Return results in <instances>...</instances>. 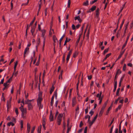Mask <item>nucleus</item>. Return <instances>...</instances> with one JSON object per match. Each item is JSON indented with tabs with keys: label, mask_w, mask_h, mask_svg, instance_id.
Returning a JSON list of instances; mask_svg holds the SVG:
<instances>
[{
	"label": "nucleus",
	"mask_w": 133,
	"mask_h": 133,
	"mask_svg": "<svg viewBox=\"0 0 133 133\" xmlns=\"http://www.w3.org/2000/svg\"><path fill=\"white\" fill-rule=\"evenodd\" d=\"M42 92H39L38 94V98L37 99V102L38 106L39 107V109H42L43 107V105L41 104L42 101L43 100L42 97Z\"/></svg>",
	"instance_id": "nucleus-1"
},
{
	"label": "nucleus",
	"mask_w": 133,
	"mask_h": 133,
	"mask_svg": "<svg viewBox=\"0 0 133 133\" xmlns=\"http://www.w3.org/2000/svg\"><path fill=\"white\" fill-rule=\"evenodd\" d=\"M107 103L108 101H107L104 103V104L103 105L99 114V116L101 117L102 115Z\"/></svg>",
	"instance_id": "nucleus-2"
},
{
	"label": "nucleus",
	"mask_w": 133,
	"mask_h": 133,
	"mask_svg": "<svg viewBox=\"0 0 133 133\" xmlns=\"http://www.w3.org/2000/svg\"><path fill=\"white\" fill-rule=\"evenodd\" d=\"M98 116V114H97L96 116L94 117V118L92 120V121L91 122H90V127H91V125H92L93 124L95 121L96 118H97Z\"/></svg>",
	"instance_id": "nucleus-3"
},
{
	"label": "nucleus",
	"mask_w": 133,
	"mask_h": 133,
	"mask_svg": "<svg viewBox=\"0 0 133 133\" xmlns=\"http://www.w3.org/2000/svg\"><path fill=\"white\" fill-rule=\"evenodd\" d=\"M25 104H27L28 105V110H29L32 109L33 107L31 103L25 102Z\"/></svg>",
	"instance_id": "nucleus-4"
},
{
	"label": "nucleus",
	"mask_w": 133,
	"mask_h": 133,
	"mask_svg": "<svg viewBox=\"0 0 133 133\" xmlns=\"http://www.w3.org/2000/svg\"><path fill=\"white\" fill-rule=\"evenodd\" d=\"M49 119L50 121H52L54 120L53 115L52 114V110L50 111V114L49 116Z\"/></svg>",
	"instance_id": "nucleus-5"
},
{
	"label": "nucleus",
	"mask_w": 133,
	"mask_h": 133,
	"mask_svg": "<svg viewBox=\"0 0 133 133\" xmlns=\"http://www.w3.org/2000/svg\"><path fill=\"white\" fill-rule=\"evenodd\" d=\"M12 98L11 97L9 101H8L7 103V106L8 109L10 108L11 107V101Z\"/></svg>",
	"instance_id": "nucleus-6"
},
{
	"label": "nucleus",
	"mask_w": 133,
	"mask_h": 133,
	"mask_svg": "<svg viewBox=\"0 0 133 133\" xmlns=\"http://www.w3.org/2000/svg\"><path fill=\"white\" fill-rule=\"evenodd\" d=\"M22 112V116L23 118H24L26 114V109H25L24 110L21 111Z\"/></svg>",
	"instance_id": "nucleus-7"
},
{
	"label": "nucleus",
	"mask_w": 133,
	"mask_h": 133,
	"mask_svg": "<svg viewBox=\"0 0 133 133\" xmlns=\"http://www.w3.org/2000/svg\"><path fill=\"white\" fill-rule=\"evenodd\" d=\"M76 98L75 97L73 98L72 100V106L73 107H74L75 105L76 104Z\"/></svg>",
	"instance_id": "nucleus-8"
},
{
	"label": "nucleus",
	"mask_w": 133,
	"mask_h": 133,
	"mask_svg": "<svg viewBox=\"0 0 133 133\" xmlns=\"http://www.w3.org/2000/svg\"><path fill=\"white\" fill-rule=\"evenodd\" d=\"M113 101L112 103L111 104L110 106V107H109L108 109V110H107V111L106 113V115H108V114L109 113V112L111 108H112V107L113 106Z\"/></svg>",
	"instance_id": "nucleus-9"
},
{
	"label": "nucleus",
	"mask_w": 133,
	"mask_h": 133,
	"mask_svg": "<svg viewBox=\"0 0 133 133\" xmlns=\"http://www.w3.org/2000/svg\"><path fill=\"white\" fill-rule=\"evenodd\" d=\"M35 29L36 28L35 26H33L32 27V29L31 30V33L32 35L34 36H35V35H34V33L35 31Z\"/></svg>",
	"instance_id": "nucleus-10"
},
{
	"label": "nucleus",
	"mask_w": 133,
	"mask_h": 133,
	"mask_svg": "<svg viewBox=\"0 0 133 133\" xmlns=\"http://www.w3.org/2000/svg\"><path fill=\"white\" fill-rule=\"evenodd\" d=\"M96 8V6H93L88 11V12H90L91 11H93L95 10Z\"/></svg>",
	"instance_id": "nucleus-11"
},
{
	"label": "nucleus",
	"mask_w": 133,
	"mask_h": 133,
	"mask_svg": "<svg viewBox=\"0 0 133 133\" xmlns=\"http://www.w3.org/2000/svg\"><path fill=\"white\" fill-rule=\"evenodd\" d=\"M77 19L80 23H81L82 22V20L80 18L79 16H76L75 17V20H76Z\"/></svg>",
	"instance_id": "nucleus-12"
},
{
	"label": "nucleus",
	"mask_w": 133,
	"mask_h": 133,
	"mask_svg": "<svg viewBox=\"0 0 133 133\" xmlns=\"http://www.w3.org/2000/svg\"><path fill=\"white\" fill-rule=\"evenodd\" d=\"M78 51H76L73 54L72 57L74 58H75L78 55Z\"/></svg>",
	"instance_id": "nucleus-13"
},
{
	"label": "nucleus",
	"mask_w": 133,
	"mask_h": 133,
	"mask_svg": "<svg viewBox=\"0 0 133 133\" xmlns=\"http://www.w3.org/2000/svg\"><path fill=\"white\" fill-rule=\"evenodd\" d=\"M99 8H97L96 11V15L97 17H98L99 16Z\"/></svg>",
	"instance_id": "nucleus-14"
},
{
	"label": "nucleus",
	"mask_w": 133,
	"mask_h": 133,
	"mask_svg": "<svg viewBox=\"0 0 133 133\" xmlns=\"http://www.w3.org/2000/svg\"><path fill=\"white\" fill-rule=\"evenodd\" d=\"M71 40V39L70 38H69L68 39V37H66V40L65 41L64 43V45H66L67 43H68V42H69Z\"/></svg>",
	"instance_id": "nucleus-15"
},
{
	"label": "nucleus",
	"mask_w": 133,
	"mask_h": 133,
	"mask_svg": "<svg viewBox=\"0 0 133 133\" xmlns=\"http://www.w3.org/2000/svg\"><path fill=\"white\" fill-rule=\"evenodd\" d=\"M54 98V95H53L52 97L51 102L50 105L51 106H52L53 105Z\"/></svg>",
	"instance_id": "nucleus-16"
},
{
	"label": "nucleus",
	"mask_w": 133,
	"mask_h": 133,
	"mask_svg": "<svg viewBox=\"0 0 133 133\" xmlns=\"http://www.w3.org/2000/svg\"><path fill=\"white\" fill-rule=\"evenodd\" d=\"M42 36L43 37H44V35L45 34L46 32V30H42Z\"/></svg>",
	"instance_id": "nucleus-17"
},
{
	"label": "nucleus",
	"mask_w": 133,
	"mask_h": 133,
	"mask_svg": "<svg viewBox=\"0 0 133 133\" xmlns=\"http://www.w3.org/2000/svg\"><path fill=\"white\" fill-rule=\"evenodd\" d=\"M41 128L42 126L41 125L38 127L37 131L38 133H41Z\"/></svg>",
	"instance_id": "nucleus-18"
},
{
	"label": "nucleus",
	"mask_w": 133,
	"mask_h": 133,
	"mask_svg": "<svg viewBox=\"0 0 133 133\" xmlns=\"http://www.w3.org/2000/svg\"><path fill=\"white\" fill-rule=\"evenodd\" d=\"M41 55H39V56L38 59L35 65L36 66H38L39 64Z\"/></svg>",
	"instance_id": "nucleus-19"
},
{
	"label": "nucleus",
	"mask_w": 133,
	"mask_h": 133,
	"mask_svg": "<svg viewBox=\"0 0 133 133\" xmlns=\"http://www.w3.org/2000/svg\"><path fill=\"white\" fill-rule=\"evenodd\" d=\"M17 64H18V61H16V62L15 63V65L14 66V72H15L16 70V68L17 66Z\"/></svg>",
	"instance_id": "nucleus-20"
},
{
	"label": "nucleus",
	"mask_w": 133,
	"mask_h": 133,
	"mask_svg": "<svg viewBox=\"0 0 133 133\" xmlns=\"http://www.w3.org/2000/svg\"><path fill=\"white\" fill-rule=\"evenodd\" d=\"M117 86V82L116 81L115 82V83L114 84V88L113 90V92H115L116 90Z\"/></svg>",
	"instance_id": "nucleus-21"
},
{
	"label": "nucleus",
	"mask_w": 133,
	"mask_h": 133,
	"mask_svg": "<svg viewBox=\"0 0 133 133\" xmlns=\"http://www.w3.org/2000/svg\"><path fill=\"white\" fill-rule=\"evenodd\" d=\"M89 5L88 1V0L84 2L83 3V5L85 6H87Z\"/></svg>",
	"instance_id": "nucleus-22"
},
{
	"label": "nucleus",
	"mask_w": 133,
	"mask_h": 133,
	"mask_svg": "<svg viewBox=\"0 0 133 133\" xmlns=\"http://www.w3.org/2000/svg\"><path fill=\"white\" fill-rule=\"evenodd\" d=\"M7 125L9 127L11 125L12 126H14V124L11 122L7 124Z\"/></svg>",
	"instance_id": "nucleus-23"
},
{
	"label": "nucleus",
	"mask_w": 133,
	"mask_h": 133,
	"mask_svg": "<svg viewBox=\"0 0 133 133\" xmlns=\"http://www.w3.org/2000/svg\"><path fill=\"white\" fill-rule=\"evenodd\" d=\"M124 21H125V19H123V21L122 22V23L121 24V25H120V28H119V30H120L121 29V28H122V26H123V24H124Z\"/></svg>",
	"instance_id": "nucleus-24"
},
{
	"label": "nucleus",
	"mask_w": 133,
	"mask_h": 133,
	"mask_svg": "<svg viewBox=\"0 0 133 133\" xmlns=\"http://www.w3.org/2000/svg\"><path fill=\"white\" fill-rule=\"evenodd\" d=\"M29 48L28 47H27L25 48V49L24 51V54L25 55L27 52V51H28L29 50Z\"/></svg>",
	"instance_id": "nucleus-25"
},
{
	"label": "nucleus",
	"mask_w": 133,
	"mask_h": 133,
	"mask_svg": "<svg viewBox=\"0 0 133 133\" xmlns=\"http://www.w3.org/2000/svg\"><path fill=\"white\" fill-rule=\"evenodd\" d=\"M120 89V88H118L117 89V92H116V96H119V92Z\"/></svg>",
	"instance_id": "nucleus-26"
},
{
	"label": "nucleus",
	"mask_w": 133,
	"mask_h": 133,
	"mask_svg": "<svg viewBox=\"0 0 133 133\" xmlns=\"http://www.w3.org/2000/svg\"><path fill=\"white\" fill-rule=\"evenodd\" d=\"M27 130H30V125L29 123H28L27 124Z\"/></svg>",
	"instance_id": "nucleus-27"
},
{
	"label": "nucleus",
	"mask_w": 133,
	"mask_h": 133,
	"mask_svg": "<svg viewBox=\"0 0 133 133\" xmlns=\"http://www.w3.org/2000/svg\"><path fill=\"white\" fill-rule=\"evenodd\" d=\"M108 49L109 48L105 49L103 52V54L104 55L106 53L108 52Z\"/></svg>",
	"instance_id": "nucleus-28"
},
{
	"label": "nucleus",
	"mask_w": 133,
	"mask_h": 133,
	"mask_svg": "<svg viewBox=\"0 0 133 133\" xmlns=\"http://www.w3.org/2000/svg\"><path fill=\"white\" fill-rule=\"evenodd\" d=\"M20 124L21 125V129L22 130L23 128V123L22 121H21Z\"/></svg>",
	"instance_id": "nucleus-29"
},
{
	"label": "nucleus",
	"mask_w": 133,
	"mask_h": 133,
	"mask_svg": "<svg viewBox=\"0 0 133 133\" xmlns=\"http://www.w3.org/2000/svg\"><path fill=\"white\" fill-rule=\"evenodd\" d=\"M127 42L126 41L125 43L123 45L122 47V50H123L125 48V47L126 46V45L127 44Z\"/></svg>",
	"instance_id": "nucleus-30"
},
{
	"label": "nucleus",
	"mask_w": 133,
	"mask_h": 133,
	"mask_svg": "<svg viewBox=\"0 0 133 133\" xmlns=\"http://www.w3.org/2000/svg\"><path fill=\"white\" fill-rule=\"evenodd\" d=\"M35 19H36V18H35V17L34 18V19L33 20V21L30 23V26H31V25H32L34 23V22L35 20Z\"/></svg>",
	"instance_id": "nucleus-31"
},
{
	"label": "nucleus",
	"mask_w": 133,
	"mask_h": 133,
	"mask_svg": "<svg viewBox=\"0 0 133 133\" xmlns=\"http://www.w3.org/2000/svg\"><path fill=\"white\" fill-rule=\"evenodd\" d=\"M70 55H68L67 56L66 59V63H67L68 62V61L69 59Z\"/></svg>",
	"instance_id": "nucleus-32"
},
{
	"label": "nucleus",
	"mask_w": 133,
	"mask_h": 133,
	"mask_svg": "<svg viewBox=\"0 0 133 133\" xmlns=\"http://www.w3.org/2000/svg\"><path fill=\"white\" fill-rule=\"evenodd\" d=\"M19 109L21 111L24 110V109L23 108V105H22L21 104V106L19 108Z\"/></svg>",
	"instance_id": "nucleus-33"
},
{
	"label": "nucleus",
	"mask_w": 133,
	"mask_h": 133,
	"mask_svg": "<svg viewBox=\"0 0 133 133\" xmlns=\"http://www.w3.org/2000/svg\"><path fill=\"white\" fill-rule=\"evenodd\" d=\"M33 100V99H32V100L27 99L25 101V102L31 103V102Z\"/></svg>",
	"instance_id": "nucleus-34"
},
{
	"label": "nucleus",
	"mask_w": 133,
	"mask_h": 133,
	"mask_svg": "<svg viewBox=\"0 0 133 133\" xmlns=\"http://www.w3.org/2000/svg\"><path fill=\"white\" fill-rule=\"evenodd\" d=\"M53 40L54 42V43L55 44L56 42V40H57V38L55 36H53Z\"/></svg>",
	"instance_id": "nucleus-35"
},
{
	"label": "nucleus",
	"mask_w": 133,
	"mask_h": 133,
	"mask_svg": "<svg viewBox=\"0 0 133 133\" xmlns=\"http://www.w3.org/2000/svg\"><path fill=\"white\" fill-rule=\"evenodd\" d=\"M126 64H124L123 68V71H125V70L126 69Z\"/></svg>",
	"instance_id": "nucleus-36"
},
{
	"label": "nucleus",
	"mask_w": 133,
	"mask_h": 133,
	"mask_svg": "<svg viewBox=\"0 0 133 133\" xmlns=\"http://www.w3.org/2000/svg\"><path fill=\"white\" fill-rule=\"evenodd\" d=\"M71 4L70 0H68V7L69 8L70 7V5Z\"/></svg>",
	"instance_id": "nucleus-37"
},
{
	"label": "nucleus",
	"mask_w": 133,
	"mask_h": 133,
	"mask_svg": "<svg viewBox=\"0 0 133 133\" xmlns=\"http://www.w3.org/2000/svg\"><path fill=\"white\" fill-rule=\"evenodd\" d=\"M53 95H54V96H55V98L57 99V94L56 91L54 93V94Z\"/></svg>",
	"instance_id": "nucleus-38"
},
{
	"label": "nucleus",
	"mask_w": 133,
	"mask_h": 133,
	"mask_svg": "<svg viewBox=\"0 0 133 133\" xmlns=\"http://www.w3.org/2000/svg\"><path fill=\"white\" fill-rule=\"evenodd\" d=\"M129 22H128L126 24V25H125V29H125V30L127 29V28H128V26L129 25Z\"/></svg>",
	"instance_id": "nucleus-39"
},
{
	"label": "nucleus",
	"mask_w": 133,
	"mask_h": 133,
	"mask_svg": "<svg viewBox=\"0 0 133 133\" xmlns=\"http://www.w3.org/2000/svg\"><path fill=\"white\" fill-rule=\"evenodd\" d=\"M15 112L16 113V115L17 116L18 114V109L17 108H16L15 109Z\"/></svg>",
	"instance_id": "nucleus-40"
},
{
	"label": "nucleus",
	"mask_w": 133,
	"mask_h": 133,
	"mask_svg": "<svg viewBox=\"0 0 133 133\" xmlns=\"http://www.w3.org/2000/svg\"><path fill=\"white\" fill-rule=\"evenodd\" d=\"M80 37H81V35H80L79 36V38L78 39L76 42V43L77 44H78V43H79V42L80 41Z\"/></svg>",
	"instance_id": "nucleus-41"
},
{
	"label": "nucleus",
	"mask_w": 133,
	"mask_h": 133,
	"mask_svg": "<svg viewBox=\"0 0 133 133\" xmlns=\"http://www.w3.org/2000/svg\"><path fill=\"white\" fill-rule=\"evenodd\" d=\"M65 55L64 54L63 56V62L64 63L65 61Z\"/></svg>",
	"instance_id": "nucleus-42"
},
{
	"label": "nucleus",
	"mask_w": 133,
	"mask_h": 133,
	"mask_svg": "<svg viewBox=\"0 0 133 133\" xmlns=\"http://www.w3.org/2000/svg\"><path fill=\"white\" fill-rule=\"evenodd\" d=\"M63 70H62V71H61L60 75L59 76V78H60V76H61V79H62V73H63Z\"/></svg>",
	"instance_id": "nucleus-43"
},
{
	"label": "nucleus",
	"mask_w": 133,
	"mask_h": 133,
	"mask_svg": "<svg viewBox=\"0 0 133 133\" xmlns=\"http://www.w3.org/2000/svg\"><path fill=\"white\" fill-rule=\"evenodd\" d=\"M67 128L69 127V124H70V122H69V119H68V120L67 121Z\"/></svg>",
	"instance_id": "nucleus-44"
},
{
	"label": "nucleus",
	"mask_w": 133,
	"mask_h": 133,
	"mask_svg": "<svg viewBox=\"0 0 133 133\" xmlns=\"http://www.w3.org/2000/svg\"><path fill=\"white\" fill-rule=\"evenodd\" d=\"M94 113V111H92V110L91 111L89 112V114L91 115V116H92L93 115Z\"/></svg>",
	"instance_id": "nucleus-45"
},
{
	"label": "nucleus",
	"mask_w": 133,
	"mask_h": 133,
	"mask_svg": "<svg viewBox=\"0 0 133 133\" xmlns=\"http://www.w3.org/2000/svg\"><path fill=\"white\" fill-rule=\"evenodd\" d=\"M13 1V0H11V9H12L13 6V3H12V2Z\"/></svg>",
	"instance_id": "nucleus-46"
},
{
	"label": "nucleus",
	"mask_w": 133,
	"mask_h": 133,
	"mask_svg": "<svg viewBox=\"0 0 133 133\" xmlns=\"http://www.w3.org/2000/svg\"><path fill=\"white\" fill-rule=\"evenodd\" d=\"M114 118L112 120L110 124L108 126L109 127L111 126V124L113 123V122H114Z\"/></svg>",
	"instance_id": "nucleus-47"
},
{
	"label": "nucleus",
	"mask_w": 133,
	"mask_h": 133,
	"mask_svg": "<svg viewBox=\"0 0 133 133\" xmlns=\"http://www.w3.org/2000/svg\"><path fill=\"white\" fill-rule=\"evenodd\" d=\"M61 121L59 120H57V124L58 125H60L61 123Z\"/></svg>",
	"instance_id": "nucleus-48"
},
{
	"label": "nucleus",
	"mask_w": 133,
	"mask_h": 133,
	"mask_svg": "<svg viewBox=\"0 0 133 133\" xmlns=\"http://www.w3.org/2000/svg\"><path fill=\"white\" fill-rule=\"evenodd\" d=\"M7 82H5L3 84V86L5 87H7V86L9 84H7Z\"/></svg>",
	"instance_id": "nucleus-49"
},
{
	"label": "nucleus",
	"mask_w": 133,
	"mask_h": 133,
	"mask_svg": "<svg viewBox=\"0 0 133 133\" xmlns=\"http://www.w3.org/2000/svg\"><path fill=\"white\" fill-rule=\"evenodd\" d=\"M35 126H34L32 129L31 131V132L34 133V131L35 129Z\"/></svg>",
	"instance_id": "nucleus-50"
},
{
	"label": "nucleus",
	"mask_w": 133,
	"mask_h": 133,
	"mask_svg": "<svg viewBox=\"0 0 133 133\" xmlns=\"http://www.w3.org/2000/svg\"><path fill=\"white\" fill-rule=\"evenodd\" d=\"M88 129V127H86L85 128L84 130V133H87V130Z\"/></svg>",
	"instance_id": "nucleus-51"
},
{
	"label": "nucleus",
	"mask_w": 133,
	"mask_h": 133,
	"mask_svg": "<svg viewBox=\"0 0 133 133\" xmlns=\"http://www.w3.org/2000/svg\"><path fill=\"white\" fill-rule=\"evenodd\" d=\"M45 16H46L47 15V8H46L45 9Z\"/></svg>",
	"instance_id": "nucleus-52"
},
{
	"label": "nucleus",
	"mask_w": 133,
	"mask_h": 133,
	"mask_svg": "<svg viewBox=\"0 0 133 133\" xmlns=\"http://www.w3.org/2000/svg\"><path fill=\"white\" fill-rule=\"evenodd\" d=\"M97 1V0H94V1H92L90 3V4H94L95 2H96Z\"/></svg>",
	"instance_id": "nucleus-53"
},
{
	"label": "nucleus",
	"mask_w": 133,
	"mask_h": 133,
	"mask_svg": "<svg viewBox=\"0 0 133 133\" xmlns=\"http://www.w3.org/2000/svg\"><path fill=\"white\" fill-rule=\"evenodd\" d=\"M72 49L69 52L68 55L70 56L72 53Z\"/></svg>",
	"instance_id": "nucleus-54"
},
{
	"label": "nucleus",
	"mask_w": 133,
	"mask_h": 133,
	"mask_svg": "<svg viewBox=\"0 0 133 133\" xmlns=\"http://www.w3.org/2000/svg\"><path fill=\"white\" fill-rule=\"evenodd\" d=\"M41 3L40 4H39V9H38V12L40 10L41 8Z\"/></svg>",
	"instance_id": "nucleus-55"
},
{
	"label": "nucleus",
	"mask_w": 133,
	"mask_h": 133,
	"mask_svg": "<svg viewBox=\"0 0 133 133\" xmlns=\"http://www.w3.org/2000/svg\"><path fill=\"white\" fill-rule=\"evenodd\" d=\"M83 124L82 122V121H81L80 123V124L79 125V127L80 128H81L82 127V125H83Z\"/></svg>",
	"instance_id": "nucleus-56"
},
{
	"label": "nucleus",
	"mask_w": 133,
	"mask_h": 133,
	"mask_svg": "<svg viewBox=\"0 0 133 133\" xmlns=\"http://www.w3.org/2000/svg\"><path fill=\"white\" fill-rule=\"evenodd\" d=\"M111 53L108 54L106 55L105 57H106L107 58L109 57L111 55Z\"/></svg>",
	"instance_id": "nucleus-57"
},
{
	"label": "nucleus",
	"mask_w": 133,
	"mask_h": 133,
	"mask_svg": "<svg viewBox=\"0 0 133 133\" xmlns=\"http://www.w3.org/2000/svg\"><path fill=\"white\" fill-rule=\"evenodd\" d=\"M88 107H87L86 109L85 110V114H87L88 112Z\"/></svg>",
	"instance_id": "nucleus-58"
},
{
	"label": "nucleus",
	"mask_w": 133,
	"mask_h": 133,
	"mask_svg": "<svg viewBox=\"0 0 133 133\" xmlns=\"http://www.w3.org/2000/svg\"><path fill=\"white\" fill-rule=\"evenodd\" d=\"M116 72H117L118 74H120L122 72L119 69H118L117 70Z\"/></svg>",
	"instance_id": "nucleus-59"
},
{
	"label": "nucleus",
	"mask_w": 133,
	"mask_h": 133,
	"mask_svg": "<svg viewBox=\"0 0 133 133\" xmlns=\"http://www.w3.org/2000/svg\"><path fill=\"white\" fill-rule=\"evenodd\" d=\"M122 106V104H120L118 105L117 108L119 109V110H120L121 109Z\"/></svg>",
	"instance_id": "nucleus-60"
},
{
	"label": "nucleus",
	"mask_w": 133,
	"mask_h": 133,
	"mask_svg": "<svg viewBox=\"0 0 133 133\" xmlns=\"http://www.w3.org/2000/svg\"><path fill=\"white\" fill-rule=\"evenodd\" d=\"M40 43V39L39 38H38L37 41V43L38 44V45H39Z\"/></svg>",
	"instance_id": "nucleus-61"
},
{
	"label": "nucleus",
	"mask_w": 133,
	"mask_h": 133,
	"mask_svg": "<svg viewBox=\"0 0 133 133\" xmlns=\"http://www.w3.org/2000/svg\"><path fill=\"white\" fill-rule=\"evenodd\" d=\"M71 128L70 127L67 128V131L66 133H69V130L71 129Z\"/></svg>",
	"instance_id": "nucleus-62"
},
{
	"label": "nucleus",
	"mask_w": 133,
	"mask_h": 133,
	"mask_svg": "<svg viewBox=\"0 0 133 133\" xmlns=\"http://www.w3.org/2000/svg\"><path fill=\"white\" fill-rule=\"evenodd\" d=\"M125 51V49L123 51H121V52H120V54H121L122 55L124 53V52Z\"/></svg>",
	"instance_id": "nucleus-63"
},
{
	"label": "nucleus",
	"mask_w": 133,
	"mask_h": 133,
	"mask_svg": "<svg viewBox=\"0 0 133 133\" xmlns=\"http://www.w3.org/2000/svg\"><path fill=\"white\" fill-rule=\"evenodd\" d=\"M72 27L73 30H75L76 29L75 26L73 24L72 25Z\"/></svg>",
	"instance_id": "nucleus-64"
}]
</instances>
